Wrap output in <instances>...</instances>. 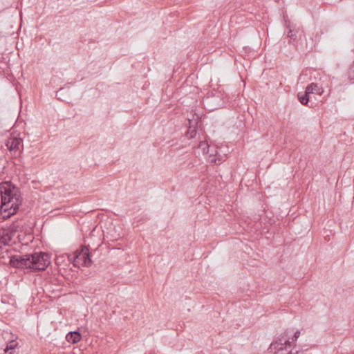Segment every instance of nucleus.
I'll return each instance as SVG.
<instances>
[{
  "label": "nucleus",
  "instance_id": "obj_1",
  "mask_svg": "<svg viewBox=\"0 0 354 354\" xmlns=\"http://www.w3.org/2000/svg\"><path fill=\"white\" fill-rule=\"evenodd\" d=\"M1 210L3 218H10L11 216L16 214L21 204V200H15L14 196H1Z\"/></svg>",
  "mask_w": 354,
  "mask_h": 354
},
{
  "label": "nucleus",
  "instance_id": "obj_2",
  "mask_svg": "<svg viewBox=\"0 0 354 354\" xmlns=\"http://www.w3.org/2000/svg\"><path fill=\"white\" fill-rule=\"evenodd\" d=\"M31 271L45 270L50 263V257L48 254L39 252L30 254Z\"/></svg>",
  "mask_w": 354,
  "mask_h": 354
},
{
  "label": "nucleus",
  "instance_id": "obj_3",
  "mask_svg": "<svg viewBox=\"0 0 354 354\" xmlns=\"http://www.w3.org/2000/svg\"><path fill=\"white\" fill-rule=\"evenodd\" d=\"M10 264L12 267L18 269H23L27 272L31 271V265L32 263L30 261V254L25 255H13L10 259Z\"/></svg>",
  "mask_w": 354,
  "mask_h": 354
},
{
  "label": "nucleus",
  "instance_id": "obj_4",
  "mask_svg": "<svg viewBox=\"0 0 354 354\" xmlns=\"http://www.w3.org/2000/svg\"><path fill=\"white\" fill-rule=\"evenodd\" d=\"M81 263L83 266L89 267L92 264L90 252L86 246H82L74 252V266Z\"/></svg>",
  "mask_w": 354,
  "mask_h": 354
},
{
  "label": "nucleus",
  "instance_id": "obj_5",
  "mask_svg": "<svg viewBox=\"0 0 354 354\" xmlns=\"http://www.w3.org/2000/svg\"><path fill=\"white\" fill-rule=\"evenodd\" d=\"M1 196H11L17 200H21L19 189L11 184L10 182H5L1 184Z\"/></svg>",
  "mask_w": 354,
  "mask_h": 354
},
{
  "label": "nucleus",
  "instance_id": "obj_6",
  "mask_svg": "<svg viewBox=\"0 0 354 354\" xmlns=\"http://www.w3.org/2000/svg\"><path fill=\"white\" fill-rule=\"evenodd\" d=\"M290 345L291 342L289 338L287 337V335H283L280 336L276 342L272 343L270 348L278 351L279 348H283V349L287 350V347H290Z\"/></svg>",
  "mask_w": 354,
  "mask_h": 354
},
{
  "label": "nucleus",
  "instance_id": "obj_7",
  "mask_svg": "<svg viewBox=\"0 0 354 354\" xmlns=\"http://www.w3.org/2000/svg\"><path fill=\"white\" fill-rule=\"evenodd\" d=\"M22 144V140L20 138L12 137L7 140L6 145L10 151L17 150Z\"/></svg>",
  "mask_w": 354,
  "mask_h": 354
},
{
  "label": "nucleus",
  "instance_id": "obj_8",
  "mask_svg": "<svg viewBox=\"0 0 354 354\" xmlns=\"http://www.w3.org/2000/svg\"><path fill=\"white\" fill-rule=\"evenodd\" d=\"M305 91H306V93L309 95L315 93L319 95H321L324 93V89L322 87L319 86L318 84L316 83H311L308 84L306 86Z\"/></svg>",
  "mask_w": 354,
  "mask_h": 354
},
{
  "label": "nucleus",
  "instance_id": "obj_9",
  "mask_svg": "<svg viewBox=\"0 0 354 354\" xmlns=\"http://www.w3.org/2000/svg\"><path fill=\"white\" fill-rule=\"evenodd\" d=\"M82 339V335L78 331H71L66 335V339L69 343L75 344L79 342Z\"/></svg>",
  "mask_w": 354,
  "mask_h": 354
},
{
  "label": "nucleus",
  "instance_id": "obj_10",
  "mask_svg": "<svg viewBox=\"0 0 354 354\" xmlns=\"http://www.w3.org/2000/svg\"><path fill=\"white\" fill-rule=\"evenodd\" d=\"M297 97L299 102L301 104L306 106L308 105V103L309 102V94H307L306 91L304 93H299Z\"/></svg>",
  "mask_w": 354,
  "mask_h": 354
},
{
  "label": "nucleus",
  "instance_id": "obj_11",
  "mask_svg": "<svg viewBox=\"0 0 354 354\" xmlns=\"http://www.w3.org/2000/svg\"><path fill=\"white\" fill-rule=\"evenodd\" d=\"M17 344L18 343L16 341H10L9 343L7 344L6 347L4 348V352L8 353L10 351L15 349V348L17 346Z\"/></svg>",
  "mask_w": 354,
  "mask_h": 354
},
{
  "label": "nucleus",
  "instance_id": "obj_12",
  "mask_svg": "<svg viewBox=\"0 0 354 354\" xmlns=\"http://www.w3.org/2000/svg\"><path fill=\"white\" fill-rule=\"evenodd\" d=\"M299 351H293V349H292L290 351H286V349H283V348H280L274 354H299Z\"/></svg>",
  "mask_w": 354,
  "mask_h": 354
},
{
  "label": "nucleus",
  "instance_id": "obj_13",
  "mask_svg": "<svg viewBox=\"0 0 354 354\" xmlns=\"http://www.w3.org/2000/svg\"><path fill=\"white\" fill-rule=\"evenodd\" d=\"M348 77L351 81H353L354 82V60L349 68Z\"/></svg>",
  "mask_w": 354,
  "mask_h": 354
},
{
  "label": "nucleus",
  "instance_id": "obj_14",
  "mask_svg": "<svg viewBox=\"0 0 354 354\" xmlns=\"http://www.w3.org/2000/svg\"><path fill=\"white\" fill-rule=\"evenodd\" d=\"M297 32L296 30L290 28L288 32V37L295 40L297 38Z\"/></svg>",
  "mask_w": 354,
  "mask_h": 354
},
{
  "label": "nucleus",
  "instance_id": "obj_15",
  "mask_svg": "<svg viewBox=\"0 0 354 354\" xmlns=\"http://www.w3.org/2000/svg\"><path fill=\"white\" fill-rule=\"evenodd\" d=\"M200 147H203V150L204 152L208 153L209 145L207 144L201 143Z\"/></svg>",
  "mask_w": 354,
  "mask_h": 354
},
{
  "label": "nucleus",
  "instance_id": "obj_16",
  "mask_svg": "<svg viewBox=\"0 0 354 354\" xmlns=\"http://www.w3.org/2000/svg\"><path fill=\"white\" fill-rule=\"evenodd\" d=\"M299 335H300V331L299 330H297L295 334H294V336L292 337V341H296L297 339V338L299 337Z\"/></svg>",
  "mask_w": 354,
  "mask_h": 354
},
{
  "label": "nucleus",
  "instance_id": "obj_17",
  "mask_svg": "<svg viewBox=\"0 0 354 354\" xmlns=\"http://www.w3.org/2000/svg\"><path fill=\"white\" fill-rule=\"evenodd\" d=\"M189 133H190L189 138H192L196 136V130L194 129L192 130L190 132H189Z\"/></svg>",
  "mask_w": 354,
  "mask_h": 354
},
{
  "label": "nucleus",
  "instance_id": "obj_18",
  "mask_svg": "<svg viewBox=\"0 0 354 354\" xmlns=\"http://www.w3.org/2000/svg\"><path fill=\"white\" fill-rule=\"evenodd\" d=\"M209 159L211 162L216 163V158L214 156L210 155Z\"/></svg>",
  "mask_w": 354,
  "mask_h": 354
}]
</instances>
